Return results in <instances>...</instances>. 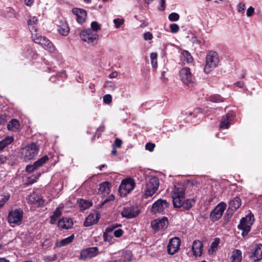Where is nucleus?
Segmentation results:
<instances>
[{
    "label": "nucleus",
    "instance_id": "1",
    "mask_svg": "<svg viewBox=\"0 0 262 262\" xmlns=\"http://www.w3.org/2000/svg\"><path fill=\"white\" fill-rule=\"evenodd\" d=\"M159 186V181L157 177H149L146 179V184L144 188V198L151 196L157 191Z\"/></svg>",
    "mask_w": 262,
    "mask_h": 262
},
{
    "label": "nucleus",
    "instance_id": "2",
    "mask_svg": "<svg viewBox=\"0 0 262 262\" xmlns=\"http://www.w3.org/2000/svg\"><path fill=\"white\" fill-rule=\"evenodd\" d=\"M39 151V146L33 142L22 148L21 158L26 162L29 161L33 159L38 155Z\"/></svg>",
    "mask_w": 262,
    "mask_h": 262
},
{
    "label": "nucleus",
    "instance_id": "3",
    "mask_svg": "<svg viewBox=\"0 0 262 262\" xmlns=\"http://www.w3.org/2000/svg\"><path fill=\"white\" fill-rule=\"evenodd\" d=\"M219 61L217 53L215 51H209L206 57V64L204 68V72L206 73L210 72L217 66Z\"/></svg>",
    "mask_w": 262,
    "mask_h": 262
},
{
    "label": "nucleus",
    "instance_id": "4",
    "mask_svg": "<svg viewBox=\"0 0 262 262\" xmlns=\"http://www.w3.org/2000/svg\"><path fill=\"white\" fill-rule=\"evenodd\" d=\"M254 221V215L251 213L243 217L238 225V228L242 231V235L245 237L251 230V227Z\"/></svg>",
    "mask_w": 262,
    "mask_h": 262
},
{
    "label": "nucleus",
    "instance_id": "5",
    "mask_svg": "<svg viewBox=\"0 0 262 262\" xmlns=\"http://www.w3.org/2000/svg\"><path fill=\"white\" fill-rule=\"evenodd\" d=\"M24 212L20 209H15L9 211L8 222L12 227L19 226L22 223Z\"/></svg>",
    "mask_w": 262,
    "mask_h": 262
},
{
    "label": "nucleus",
    "instance_id": "6",
    "mask_svg": "<svg viewBox=\"0 0 262 262\" xmlns=\"http://www.w3.org/2000/svg\"><path fill=\"white\" fill-rule=\"evenodd\" d=\"M173 206L180 208L182 206V200L184 198L185 190L182 186H175L171 192Z\"/></svg>",
    "mask_w": 262,
    "mask_h": 262
},
{
    "label": "nucleus",
    "instance_id": "7",
    "mask_svg": "<svg viewBox=\"0 0 262 262\" xmlns=\"http://www.w3.org/2000/svg\"><path fill=\"white\" fill-rule=\"evenodd\" d=\"M80 36L81 39L89 44H95L97 43L98 39V35L90 29L81 31Z\"/></svg>",
    "mask_w": 262,
    "mask_h": 262
},
{
    "label": "nucleus",
    "instance_id": "8",
    "mask_svg": "<svg viewBox=\"0 0 262 262\" xmlns=\"http://www.w3.org/2000/svg\"><path fill=\"white\" fill-rule=\"evenodd\" d=\"M179 77L182 82L185 85L191 86L194 82V77L189 68H184L179 71Z\"/></svg>",
    "mask_w": 262,
    "mask_h": 262
},
{
    "label": "nucleus",
    "instance_id": "9",
    "mask_svg": "<svg viewBox=\"0 0 262 262\" xmlns=\"http://www.w3.org/2000/svg\"><path fill=\"white\" fill-rule=\"evenodd\" d=\"M135 186L134 180L131 178L123 180L120 185L119 191L122 196H126L132 191Z\"/></svg>",
    "mask_w": 262,
    "mask_h": 262
},
{
    "label": "nucleus",
    "instance_id": "10",
    "mask_svg": "<svg viewBox=\"0 0 262 262\" xmlns=\"http://www.w3.org/2000/svg\"><path fill=\"white\" fill-rule=\"evenodd\" d=\"M227 207L225 203L222 202L220 203L211 211L210 215V219L212 222H216L220 219Z\"/></svg>",
    "mask_w": 262,
    "mask_h": 262
},
{
    "label": "nucleus",
    "instance_id": "11",
    "mask_svg": "<svg viewBox=\"0 0 262 262\" xmlns=\"http://www.w3.org/2000/svg\"><path fill=\"white\" fill-rule=\"evenodd\" d=\"M169 206V203L165 200L159 199L156 201L152 205L151 211L154 213H161Z\"/></svg>",
    "mask_w": 262,
    "mask_h": 262
},
{
    "label": "nucleus",
    "instance_id": "12",
    "mask_svg": "<svg viewBox=\"0 0 262 262\" xmlns=\"http://www.w3.org/2000/svg\"><path fill=\"white\" fill-rule=\"evenodd\" d=\"M120 213L123 217L132 219L139 214V210L137 207L132 206L124 208Z\"/></svg>",
    "mask_w": 262,
    "mask_h": 262
},
{
    "label": "nucleus",
    "instance_id": "13",
    "mask_svg": "<svg viewBox=\"0 0 262 262\" xmlns=\"http://www.w3.org/2000/svg\"><path fill=\"white\" fill-rule=\"evenodd\" d=\"M181 241L179 237H173L169 241L167 247V252L169 254L173 255L180 249Z\"/></svg>",
    "mask_w": 262,
    "mask_h": 262
},
{
    "label": "nucleus",
    "instance_id": "14",
    "mask_svg": "<svg viewBox=\"0 0 262 262\" xmlns=\"http://www.w3.org/2000/svg\"><path fill=\"white\" fill-rule=\"evenodd\" d=\"M168 225V220L166 217L161 219L155 220L151 222V226L155 231L166 229Z\"/></svg>",
    "mask_w": 262,
    "mask_h": 262
},
{
    "label": "nucleus",
    "instance_id": "15",
    "mask_svg": "<svg viewBox=\"0 0 262 262\" xmlns=\"http://www.w3.org/2000/svg\"><path fill=\"white\" fill-rule=\"evenodd\" d=\"M35 43L40 44L45 50L50 52H53L55 47L52 43L46 37L42 36L39 39L35 38Z\"/></svg>",
    "mask_w": 262,
    "mask_h": 262
},
{
    "label": "nucleus",
    "instance_id": "16",
    "mask_svg": "<svg viewBox=\"0 0 262 262\" xmlns=\"http://www.w3.org/2000/svg\"><path fill=\"white\" fill-rule=\"evenodd\" d=\"M249 257L254 261H257L262 259V244L255 245L251 250Z\"/></svg>",
    "mask_w": 262,
    "mask_h": 262
},
{
    "label": "nucleus",
    "instance_id": "17",
    "mask_svg": "<svg viewBox=\"0 0 262 262\" xmlns=\"http://www.w3.org/2000/svg\"><path fill=\"white\" fill-rule=\"evenodd\" d=\"M116 226H113L106 229V233H104L103 235L105 241H110V239L108 238V234L113 233L116 237H119L122 235L123 230L121 229L116 230Z\"/></svg>",
    "mask_w": 262,
    "mask_h": 262
},
{
    "label": "nucleus",
    "instance_id": "18",
    "mask_svg": "<svg viewBox=\"0 0 262 262\" xmlns=\"http://www.w3.org/2000/svg\"><path fill=\"white\" fill-rule=\"evenodd\" d=\"M98 254V249L96 247L86 248L81 252L80 256L82 258L86 259L96 256Z\"/></svg>",
    "mask_w": 262,
    "mask_h": 262
},
{
    "label": "nucleus",
    "instance_id": "19",
    "mask_svg": "<svg viewBox=\"0 0 262 262\" xmlns=\"http://www.w3.org/2000/svg\"><path fill=\"white\" fill-rule=\"evenodd\" d=\"M28 201L30 204H36L39 206H41L44 204L42 197L35 192H33L29 195Z\"/></svg>",
    "mask_w": 262,
    "mask_h": 262
},
{
    "label": "nucleus",
    "instance_id": "20",
    "mask_svg": "<svg viewBox=\"0 0 262 262\" xmlns=\"http://www.w3.org/2000/svg\"><path fill=\"white\" fill-rule=\"evenodd\" d=\"M73 13L76 15V19L79 24L85 21L86 17V12L80 8H74L73 9Z\"/></svg>",
    "mask_w": 262,
    "mask_h": 262
},
{
    "label": "nucleus",
    "instance_id": "21",
    "mask_svg": "<svg viewBox=\"0 0 262 262\" xmlns=\"http://www.w3.org/2000/svg\"><path fill=\"white\" fill-rule=\"evenodd\" d=\"M99 217L100 215L98 213H91L86 218L84 223V226L85 227H89L96 224L98 222Z\"/></svg>",
    "mask_w": 262,
    "mask_h": 262
},
{
    "label": "nucleus",
    "instance_id": "22",
    "mask_svg": "<svg viewBox=\"0 0 262 262\" xmlns=\"http://www.w3.org/2000/svg\"><path fill=\"white\" fill-rule=\"evenodd\" d=\"M203 243L198 240L193 241L192 246V251L195 256H200L203 251Z\"/></svg>",
    "mask_w": 262,
    "mask_h": 262
},
{
    "label": "nucleus",
    "instance_id": "23",
    "mask_svg": "<svg viewBox=\"0 0 262 262\" xmlns=\"http://www.w3.org/2000/svg\"><path fill=\"white\" fill-rule=\"evenodd\" d=\"M232 118V113H228L225 116H224L220 125V129H226L229 126L230 121Z\"/></svg>",
    "mask_w": 262,
    "mask_h": 262
},
{
    "label": "nucleus",
    "instance_id": "24",
    "mask_svg": "<svg viewBox=\"0 0 262 262\" xmlns=\"http://www.w3.org/2000/svg\"><path fill=\"white\" fill-rule=\"evenodd\" d=\"M73 224L72 220L67 217H63L58 222V227L62 229H69L72 227Z\"/></svg>",
    "mask_w": 262,
    "mask_h": 262
},
{
    "label": "nucleus",
    "instance_id": "25",
    "mask_svg": "<svg viewBox=\"0 0 262 262\" xmlns=\"http://www.w3.org/2000/svg\"><path fill=\"white\" fill-rule=\"evenodd\" d=\"M58 31L62 35H67L69 33V28L67 23L63 21H60L58 25Z\"/></svg>",
    "mask_w": 262,
    "mask_h": 262
},
{
    "label": "nucleus",
    "instance_id": "26",
    "mask_svg": "<svg viewBox=\"0 0 262 262\" xmlns=\"http://www.w3.org/2000/svg\"><path fill=\"white\" fill-rule=\"evenodd\" d=\"M79 209L81 211L85 210L92 206L93 203L91 201L84 199H79L77 200Z\"/></svg>",
    "mask_w": 262,
    "mask_h": 262
},
{
    "label": "nucleus",
    "instance_id": "27",
    "mask_svg": "<svg viewBox=\"0 0 262 262\" xmlns=\"http://www.w3.org/2000/svg\"><path fill=\"white\" fill-rule=\"evenodd\" d=\"M110 190V184L108 182L101 183L99 185L98 192L101 194H108Z\"/></svg>",
    "mask_w": 262,
    "mask_h": 262
},
{
    "label": "nucleus",
    "instance_id": "28",
    "mask_svg": "<svg viewBox=\"0 0 262 262\" xmlns=\"http://www.w3.org/2000/svg\"><path fill=\"white\" fill-rule=\"evenodd\" d=\"M14 141V137L12 136H7L4 139L0 141V150H3Z\"/></svg>",
    "mask_w": 262,
    "mask_h": 262
},
{
    "label": "nucleus",
    "instance_id": "29",
    "mask_svg": "<svg viewBox=\"0 0 262 262\" xmlns=\"http://www.w3.org/2000/svg\"><path fill=\"white\" fill-rule=\"evenodd\" d=\"M232 262H241L242 259V253L240 250H234L231 257Z\"/></svg>",
    "mask_w": 262,
    "mask_h": 262
},
{
    "label": "nucleus",
    "instance_id": "30",
    "mask_svg": "<svg viewBox=\"0 0 262 262\" xmlns=\"http://www.w3.org/2000/svg\"><path fill=\"white\" fill-rule=\"evenodd\" d=\"M242 204L241 200L238 197L234 198L230 202L229 208L232 211H235L239 208Z\"/></svg>",
    "mask_w": 262,
    "mask_h": 262
},
{
    "label": "nucleus",
    "instance_id": "31",
    "mask_svg": "<svg viewBox=\"0 0 262 262\" xmlns=\"http://www.w3.org/2000/svg\"><path fill=\"white\" fill-rule=\"evenodd\" d=\"M38 23V20L36 16L31 17L28 21V25L30 31H35V29L37 28L36 25Z\"/></svg>",
    "mask_w": 262,
    "mask_h": 262
},
{
    "label": "nucleus",
    "instance_id": "32",
    "mask_svg": "<svg viewBox=\"0 0 262 262\" xmlns=\"http://www.w3.org/2000/svg\"><path fill=\"white\" fill-rule=\"evenodd\" d=\"M74 235L72 234L70 236L66 237V238L61 240L59 242L57 243L56 245H57V246L59 247L66 246L67 245L71 243H72L73 242V241L74 240Z\"/></svg>",
    "mask_w": 262,
    "mask_h": 262
},
{
    "label": "nucleus",
    "instance_id": "33",
    "mask_svg": "<svg viewBox=\"0 0 262 262\" xmlns=\"http://www.w3.org/2000/svg\"><path fill=\"white\" fill-rule=\"evenodd\" d=\"M19 123L16 119H12L7 125L9 130L14 131L19 128Z\"/></svg>",
    "mask_w": 262,
    "mask_h": 262
},
{
    "label": "nucleus",
    "instance_id": "34",
    "mask_svg": "<svg viewBox=\"0 0 262 262\" xmlns=\"http://www.w3.org/2000/svg\"><path fill=\"white\" fill-rule=\"evenodd\" d=\"M220 243V239L219 238H215L214 239V241L211 243L210 248L208 251L209 254H212L216 252Z\"/></svg>",
    "mask_w": 262,
    "mask_h": 262
},
{
    "label": "nucleus",
    "instance_id": "35",
    "mask_svg": "<svg viewBox=\"0 0 262 262\" xmlns=\"http://www.w3.org/2000/svg\"><path fill=\"white\" fill-rule=\"evenodd\" d=\"M195 202L194 199H188L185 202L182 203L181 207H183L186 210H189L193 206Z\"/></svg>",
    "mask_w": 262,
    "mask_h": 262
},
{
    "label": "nucleus",
    "instance_id": "36",
    "mask_svg": "<svg viewBox=\"0 0 262 262\" xmlns=\"http://www.w3.org/2000/svg\"><path fill=\"white\" fill-rule=\"evenodd\" d=\"M49 160V157L45 155L40 159H38L35 163V165L37 168H39L41 166H42L47 161Z\"/></svg>",
    "mask_w": 262,
    "mask_h": 262
},
{
    "label": "nucleus",
    "instance_id": "37",
    "mask_svg": "<svg viewBox=\"0 0 262 262\" xmlns=\"http://www.w3.org/2000/svg\"><path fill=\"white\" fill-rule=\"evenodd\" d=\"M183 58L184 60L187 63H191L193 61V58L187 51H184L182 52Z\"/></svg>",
    "mask_w": 262,
    "mask_h": 262
},
{
    "label": "nucleus",
    "instance_id": "38",
    "mask_svg": "<svg viewBox=\"0 0 262 262\" xmlns=\"http://www.w3.org/2000/svg\"><path fill=\"white\" fill-rule=\"evenodd\" d=\"M151 65L154 69L157 67V54L155 52H152L150 54Z\"/></svg>",
    "mask_w": 262,
    "mask_h": 262
},
{
    "label": "nucleus",
    "instance_id": "39",
    "mask_svg": "<svg viewBox=\"0 0 262 262\" xmlns=\"http://www.w3.org/2000/svg\"><path fill=\"white\" fill-rule=\"evenodd\" d=\"M104 86L109 90L113 91L116 88L115 84L111 81H107L104 83Z\"/></svg>",
    "mask_w": 262,
    "mask_h": 262
},
{
    "label": "nucleus",
    "instance_id": "40",
    "mask_svg": "<svg viewBox=\"0 0 262 262\" xmlns=\"http://www.w3.org/2000/svg\"><path fill=\"white\" fill-rule=\"evenodd\" d=\"M41 175L40 173H37L34 175L32 176L29 178L28 182L29 184H32L36 182L37 179H39Z\"/></svg>",
    "mask_w": 262,
    "mask_h": 262
},
{
    "label": "nucleus",
    "instance_id": "41",
    "mask_svg": "<svg viewBox=\"0 0 262 262\" xmlns=\"http://www.w3.org/2000/svg\"><path fill=\"white\" fill-rule=\"evenodd\" d=\"M210 101L213 102H220L223 101V98L218 95H211L209 97Z\"/></svg>",
    "mask_w": 262,
    "mask_h": 262
},
{
    "label": "nucleus",
    "instance_id": "42",
    "mask_svg": "<svg viewBox=\"0 0 262 262\" xmlns=\"http://www.w3.org/2000/svg\"><path fill=\"white\" fill-rule=\"evenodd\" d=\"M179 15L176 12L171 13L168 16V19L171 21H176L179 19Z\"/></svg>",
    "mask_w": 262,
    "mask_h": 262
},
{
    "label": "nucleus",
    "instance_id": "43",
    "mask_svg": "<svg viewBox=\"0 0 262 262\" xmlns=\"http://www.w3.org/2000/svg\"><path fill=\"white\" fill-rule=\"evenodd\" d=\"M92 30L94 32H97L101 29L100 25L96 21H92L91 24Z\"/></svg>",
    "mask_w": 262,
    "mask_h": 262
},
{
    "label": "nucleus",
    "instance_id": "44",
    "mask_svg": "<svg viewBox=\"0 0 262 262\" xmlns=\"http://www.w3.org/2000/svg\"><path fill=\"white\" fill-rule=\"evenodd\" d=\"M246 9V5L244 3H240L237 6V10L238 12L240 13H244Z\"/></svg>",
    "mask_w": 262,
    "mask_h": 262
},
{
    "label": "nucleus",
    "instance_id": "45",
    "mask_svg": "<svg viewBox=\"0 0 262 262\" xmlns=\"http://www.w3.org/2000/svg\"><path fill=\"white\" fill-rule=\"evenodd\" d=\"M10 195L9 194H5L2 196V198L0 199V207H2L6 203V202L9 199Z\"/></svg>",
    "mask_w": 262,
    "mask_h": 262
},
{
    "label": "nucleus",
    "instance_id": "46",
    "mask_svg": "<svg viewBox=\"0 0 262 262\" xmlns=\"http://www.w3.org/2000/svg\"><path fill=\"white\" fill-rule=\"evenodd\" d=\"M37 169L38 168H37V167H36V165L34 163L33 164L27 165L26 168V171L27 172L31 173Z\"/></svg>",
    "mask_w": 262,
    "mask_h": 262
},
{
    "label": "nucleus",
    "instance_id": "47",
    "mask_svg": "<svg viewBox=\"0 0 262 262\" xmlns=\"http://www.w3.org/2000/svg\"><path fill=\"white\" fill-rule=\"evenodd\" d=\"M32 34V38L33 41L35 42V38L39 39L40 37H41L42 36L40 35L38 33V28L35 29V31H31Z\"/></svg>",
    "mask_w": 262,
    "mask_h": 262
},
{
    "label": "nucleus",
    "instance_id": "48",
    "mask_svg": "<svg viewBox=\"0 0 262 262\" xmlns=\"http://www.w3.org/2000/svg\"><path fill=\"white\" fill-rule=\"evenodd\" d=\"M179 26L176 24H172L170 25V29L172 33H177L179 30Z\"/></svg>",
    "mask_w": 262,
    "mask_h": 262
},
{
    "label": "nucleus",
    "instance_id": "49",
    "mask_svg": "<svg viewBox=\"0 0 262 262\" xmlns=\"http://www.w3.org/2000/svg\"><path fill=\"white\" fill-rule=\"evenodd\" d=\"M155 147V144L154 143H152L150 142H148L145 145L146 150H148L150 152H152L154 151Z\"/></svg>",
    "mask_w": 262,
    "mask_h": 262
},
{
    "label": "nucleus",
    "instance_id": "50",
    "mask_svg": "<svg viewBox=\"0 0 262 262\" xmlns=\"http://www.w3.org/2000/svg\"><path fill=\"white\" fill-rule=\"evenodd\" d=\"M115 27L118 28L124 23V20L120 18H116L113 20Z\"/></svg>",
    "mask_w": 262,
    "mask_h": 262
},
{
    "label": "nucleus",
    "instance_id": "51",
    "mask_svg": "<svg viewBox=\"0 0 262 262\" xmlns=\"http://www.w3.org/2000/svg\"><path fill=\"white\" fill-rule=\"evenodd\" d=\"M112 101V96L110 94H106L103 97V102L106 104H110Z\"/></svg>",
    "mask_w": 262,
    "mask_h": 262
},
{
    "label": "nucleus",
    "instance_id": "52",
    "mask_svg": "<svg viewBox=\"0 0 262 262\" xmlns=\"http://www.w3.org/2000/svg\"><path fill=\"white\" fill-rule=\"evenodd\" d=\"M153 38L152 34L149 32H146L143 34V38L145 40H150Z\"/></svg>",
    "mask_w": 262,
    "mask_h": 262
},
{
    "label": "nucleus",
    "instance_id": "53",
    "mask_svg": "<svg viewBox=\"0 0 262 262\" xmlns=\"http://www.w3.org/2000/svg\"><path fill=\"white\" fill-rule=\"evenodd\" d=\"M122 141L119 138H116L113 145V147H120L121 146Z\"/></svg>",
    "mask_w": 262,
    "mask_h": 262
},
{
    "label": "nucleus",
    "instance_id": "54",
    "mask_svg": "<svg viewBox=\"0 0 262 262\" xmlns=\"http://www.w3.org/2000/svg\"><path fill=\"white\" fill-rule=\"evenodd\" d=\"M254 11H255V9L253 7H252V6L249 7L247 10V12H246L247 16L248 17L252 16L253 15V14H254Z\"/></svg>",
    "mask_w": 262,
    "mask_h": 262
},
{
    "label": "nucleus",
    "instance_id": "55",
    "mask_svg": "<svg viewBox=\"0 0 262 262\" xmlns=\"http://www.w3.org/2000/svg\"><path fill=\"white\" fill-rule=\"evenodd\" d=\"M202 113V109L200 108H198L196 109L195 110H194V111L193 112H190L187 113L186 114H188V115H189V116H191V115H195L197 117L198 116V115H197L198 114Z\"/></svg>",
    "mask_w": 262,
    "mask_h": 262
},
{
    "label": "nucleus",
    "instance_id": "56",
    "mask_svg": "<svg viewBox=\"0 0 262 262\" xmlns=\"http://www.w3.org/2000/svg\"><path fill=\"white\" fill-rule=\"evenodd\" d=\"M61 215V211L59 208H57L55 210L53 215L56 218H58Z\"/></svg>",
    "mask_w": 262,
    "mask_h": 262
},
{
    "label": "nucleus",
    "instance_id": "57",
    "mask_svg": "<svg viewBox=\"0 0 262 262\" xmlns=\"http://www.w3.org/2000/svg\"><path fill=\"white\" fill-rule=\"evenodd\" d=\"M160 5L161 8L159 9L164 11L165 9V0H160Z\"/></svg>",
    "mask_w": 262,
    "mask_h": 262
},
{
    "label": "nucleus",
    "instance_id": "58",
    "mask_svg": "<svg viewBox=\"0 0 262 262\" xmlns=\"http://www.w3.org/2000/svg\"><path fill=\"white\" fill-rule=\"evenodd\" d=\"M104 130V126H100L99 128L97 129V132H96L94 137L96 136H97L98 138L100 137V133H99V132H102Z\"/></svg>",
    "mask_w": 262,
    "mask_h": 262
},
{
    "label": "nucleus",
    "instance_id": "59",
    "mask_svg": "<svg viewBox=\"0 0 262 262\" xmlns=\"http://www.w3.org/2000/svg\"><path fill=\"white\" fill-rule=\"evenodd\" d=\"M7 160V158L6 156L0 155V164L5 163Z\"/></svg>",
    "mask_w": 262,
    "mask_h": 262
},
{
    "label": "nucleus",
    "instance_id": "60",
    "mask_svg": "<svg viewBox=\"0 0 262 262\" xmlns=\"http://www.w3.org/2000/svg\"><path fill=\"white\" fill-rule=\"evenodd\" d=\"M108 262H126V260L124 257L123 256H122L121 257L118 259H117L114 260H110Z\"/></svg>",
    "mask_w": 262,
    "mask_h": 262
},
{
    "label": "nucleus",
    "instance_id": "61",
    "mask_svg": "<svg viewBox=\"0 0 262 262\" xmlns=\"http://www.w3.org/2000/svg\"><path fill=\"white\" fill-rule=\"evenodd\" d=\"M140 21L141 22V25H140V27L141 28H144V27H147L148 25V23L147 21H146V20H140Z\"/></svg>",
    "mask_w": 262,
    "mask_h": 262
},
{
    "label": "nucleus",
    "instance_id": "62",
    "mask_svg": "<svg viewBox=\"0 0 262 262\" xmlns=\"http://www.w3.org/2000/svg\"><path fill=\"white\" fill-rule=\"evenodd\" d=\"M234 84L238 88H242L244 85V82L241 81H238L235 82Z\"/></svg>",
    "mask_w": 262,
    "mask_h": 262
},
{
    "label": "nucleus",
    "instance_id": "63",
    "mask_svg": "<svg viewBox=\"0 0 262 262\" xmlns=\"http://www.w3.org/2000/svg\"><path fill=\"white\" fill-rule=\"evenodd\" d=\"M117 76H118V73L115 71V72H113L111 73L109 75V77L110 78H115L117 77Z\"/></svg>",
    "mask_w": 262,
    "mask_h": 262
},
{
    "label": "nucleus",
    "instance_id": "64",
    "mask_svg": "<svg viewBox=\"0 0 262 262\" xmlns=\"http://www.w3.org/2000/svg\"><path fill=\"white\" fill-rule=\"evenodd\" d=\"M57 219L56 217H55V216H54L53 215H52L51 216V223L52 224H55V223L56 222V220H57Z\"/></svg>",
    "mask_w": 262,
    "mask_h": 262
}]
</instances>
